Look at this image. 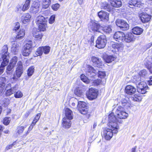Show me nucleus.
<instances>
[{
    "mask_svg": "<svg viewBox=\"0 0 152 152\" xmlns=\"http://www.w3.org/2000/svg\"><path fill=\"white\" fill-rule=\"evenodd\" d=\"M113 111L110 113L108 116L109 123L108 125L109 127H111L113 128L116 129L114 130L115 133H116L118 132L119 127L118 125V122L121 123V120H118L116 118Z\"/></svg>",
    "mask_w": 152,
    "mask_h": 152,
    "instance_id": "1",
    "label": "nucleus"
},
{
    "mask_svg": "<svg viewBox=\"0 0 152 152\" xmlns=\"http://www.w3.org/2000/svg\"><path fill=\"white\" fill-rule=\"evenodd\" d=\"M112 111L114 112L116 117L120 119H126L128 116V114L126 112L124 108L121 106L114 109Z\"/></svg>",
    "mask_w": 152,
    "mask_h": 152,
    "instance_id": "2",
    "label": "nucleus"
},
{
    "mask_svg": "<svg viewBox=\"0 0 152 152\" xmlns=\"http://www.w3.org/2000/svg\"><path fill=\"white\" fill-rule=\"evenodd\" d=\"M141 78H138V79L136 80L137 82L136 84L138 92L142 94H144L147 92V90L148 88L146 82L144 81H141Z\"/></svg>",
    "mask_w": 152,
    "mask_h": 152,
    "instance_id": "3",
    "label": "nucleus"
},
{
    "mask_svg": "<svg viewBox=\"0 0 152 152\" xmlns=\"http://www.w3.org/2000/svg\"><path fill=\"white\" fill-rule=\"evenodd\" d=\"M23 73V65L21 61L18 62L15 74H14L12 77V79L15 81L17 80L21 76Z\"/></svg>",
    "mask_w": 152,
    "mask_h": 152,
    "instance_id": "4",
    "label": "nucleus"
},
{
    "mask_svg": "<svg viewBox=\"0 0 152 152\" xmlns=\"http://www.w3.org/2000/svg\"><path fill=\"white\" fill-rule=\"evenodd\" d=\"M109 129H105L104 130L103 132V136L106 140H110L113 137V134H117L116 133L114 132V130L116 129L115 128H113L111 127H109Z\"/></svg>",
    "mask_w": 152,
    "mask_h": 152,
    "instance_id": "5",
    "label": "nucleus"
},
{
    "mask_svg": "<svg viewBox=\"0 0 152 152\" xmlns=\"http://www.w3.org/2000/svg\"><path fill=\"white\" fill-rule=\"evenodd\" d=\"M107 43L106 38L104 35L99 36L96 41V47L98 48H104Z\"/></svg>",
    "mask_w": 152,
    "mask_h": 152,
    "instance_id": "6",
    "label": "nucleus"
},
{
    "mask_svg": "<svg viewBox=\"0 0 152 152\" xmlns=\"http://www.w3.org/2000/svg\"><path fill=\"white\" fill-rule=\"evenodd\" d=\"M33 45L32 41L30 40L27 42L24 46L22 51V54L25 56H28L31 52V48Z\"/></svg>",
    "mask_w": 152,
    "mask_h": 152,
    "instance_id": "7",
    "label": "nucleus"
},
{
    "mask_svg": "<svg viewBox=\"0 0 152 152\" xmlns=\"http://www.w3.org/2000/svg\"><path fill=\"white\" fill-rule=\"evenodd\" d=\"M88 28L90 31L94 33L96 32L101 33L103 28V27L99 24L94 22H91Z\"/></svg>",
    "mask_w": 152,
    "mask_h": 152,
    "instance_id": "8",
    "label": "nucleus"
},
{
    "mask_svg": "<svg viewBox=\"0 0 152 152\" xmlns=\"http://www.w3.org/2000/svg\"><path fill=\"white\" fill-rule=\"evenodd\" d=\"M86 96L87 98L89 100H92L96 98L97 96V93L96 90L95 88H91L86 93Z\"/></svg>",
    "mask_w": 152,
    "mask_h": 152,
    "instance_id": "9",
    "label": "nucleus"
},
{
    "mask_svg": "<svg viewBox=\"0 0 152 152\" xmlns=\"http://www.w3.org/2000/svg\"><path fill=\"white\" fill-rule=\"evenodd\" d=\"M116 25L123 30H126L129 28V24L124 20H117L115 22Z\"/></svg>",
    "mask_w": 152,
    "mask_h": 152,
    "instance_id": "10",
    "label": "nucleus"
},
{
    "mask_svg": "<svg viewBox=\"0 0 152 152\" xmlns=\"http://www.w3.org/2000/svg\"><path fill=\"white\" fill-rule=\"evenodd\" d=\"M7 52L8 48L7 45H4L3 46L1 50L2 55L1 58H0V61L4 60L9 61V56Z\"/></svg>",
    "mask_w": 152,
    "mask_h": 152,
    "instance_id": "11",
    "label": "nucleus"
},
{
    "mask_svg": "<svg viewBox=\"0 0 152 152\" xmlns=\"http://www.w3.org/2000/svg\"><path fill=\"white\" fill-rule=\"evenodd\" d=\"M111 47L112 48V51L114 53L121 51L124 48V45L122 44L118 43H114L112 45Z\"/></svg>",
    "mask_w": 152,
    "mask_h": 152,
    "instance_id": "12",
    "label": "nucleus"
},
{
    "mask_svg": "<svg viewBox=\"0 0 152 152\" xmlns=\"http://www.w3.org/2000/svg\"><path fill=\"white\" fill-rule=\"evenodd\" d=\"M30 4V1L29 0H27L26 1L24 4L23 5L18 4L16 6V8L18 11L21 10L23 12H25L28 9Z\"/></svg>",
    "mask_w": 152,
    "mask_h": 152,
    "instance_id": "13",
    "label": "nucleus"
},
{
    "mask_svg": "<svg viewBox=\"0 0 152 152\" xmlns=\"http://www.w3.org/2000/svg\"><path fill=\"white\" fill-rule=\"evenodd\" d=\"M125 34L123 32L120 31L116 32L113 36L114 38L116 41L119 42L124 41V37Z\"/></svg>",
    "mask_w": 152,
    "mask_h": 152,
    "instance_id": "14",
    "label": "nucleus"
},
{
    "mask_svg": "<svg viewBox=\"0 0 152 152\" xmlns=\"http://www.w3.org/2000/svg\"><path fill=\"white\" fill-rule=\"evenodd\" d=\"M91 60L94 65L97 67L100 68L103 65L101 59L95 56H92L91 58Z\"/></svg>",
    "mask_w": 152,
    "mask_h": 152,
    "instance_id": "15",
    "label": "nucleus"
},
{
    "mask_svg": "<svg viewBox=\"0 0 152 152\" xmlns=\"http://www.w3.org/2000/svg\"><path fill=\"white\" fill-rule=\"evenodd\" d=\"M141 4V2L138 1L136 0H130L128 4V6L130 8H135L137 7H140Z\"/></svg>",
    "mask_w": 152,
    "mask_h": 152,
    "instance_id": "16",
    "label": "nucleus"
},
{
    "mask_svg": "<svg viewBox=\"0 0 152 152\" xmlns=\"http://www.w3.org/2000/svg\"><path fill=\"white\" fill-rule=\"evenodd\" d=\"M109 15L107 12L102 11L99 12L98 13V16L102 20H108Z\"/></svg>",
    "mask_w": 152,
    "mask_h": 152,
    "instance_id": "17",
    "label": "nucleus"
},
{
    "mask_svg": "<svg viewBox=\"0 0 152 152\" xmlns=\"http://www.w3.org/2000/svg\"><path fill=\"white\" fill-rule=\"evenodd\" d=\"M33 35L34 37L38 39H41L43 36V34L36 28H34L33 30Z\"/></svg>",
    "mask_w": 152,
    "mask_h": 152,
    "instance_id": "18",
    "label": "nucleus"
},
{
    "mask_svg": "<svg viewBox=\"0 0 152 152\" xmlns=\"http://www.w3.org/2000/svg\"><path fill=\"white\" fill-rule=\"evenodd\" d=\"M124 41L127 42H130L135 40L134 35L131 33H128L124 37Z\"/></svg>",
    "mask_w": 152,
    "mask_h": 152,
    "instance_id": "19",
    "label": "nucleus"
},
{
    "mask_svg": "<svg viewBox=\"0 0 152 152\" xmlns=\"http://www.w3.org/2000/svg\"><path fill=\"white\" fill-rule=\"evenodd\" d=\"M136 90V88L134 87L131 85L127 86L125 88L126 93L130 95L134 94Z\"/></svg>",
    "mask_w": 152,
    "mask_h": 152,
    "instance_id": "20",
    "label": "nucleus"
},
{
    "mask_svg": "<svg viewBox=\"0 0 152 152\" xmlns=\"http://www.w3.org/2000/svg\"><path fill=\"white\" fill-rule=\"evenodd\" d=\"M92 82H91V84L92 85L98 86L100 84L104 85L105 84L106 81V79L101 80L97 79L94 80L93 78L91 79Z\"/></svg>",
    "mask_w": 152,
    "mask_h": 152,
    "instance_id": "21",
    "label": "nucleus"
},
{
    "mask_svg": "<svg viewBox=\"0 0 152 152\" xmlns=\"http://www.w3.org/2000/svg\"><path fill=\"white\" fill-rule=\"evenodd\" d=\"M88 75L90 77H92L95 76L97 72L94 69L93 67L91 66H88Z\"/></svg>",
    "mask_w": 152,
    "mask_h": 152,
    "instance_id": "22",
    "label": "nucleus"
},
{
    "mask_svg": "<svg viewBox=\"0 0 152 152\" xmlns=\"http://www.w3.org/2000/svg\"><path fill=\"white\" fill-rule=\"evenodd\" d=\"M70 120L66 118H64L62 120L63 127L65 128H69L71 126V124Z\"/></svg>",
    "mask_w": 152,
    "mask_h": 152,
    "instance_id": "23",
    "label": "nucleus"
},
{
    "mask_svg": "<svg viewBox=\"0 0 152 152\" xmlns=\"http://www.w3.org/2000/svg\"><path fill=\"white\" fill-rule=\"evenodd\" d=\"M31 17V15L28 13L24 14L21 17L22 22L24 24L29 22Z\"/></svg>",
    "mask_w": 152,
    "mask_h": 152,
    "instance_id": "24",
    "label": "nucleus"
},
{
    "mask_svg": "<svg viewBox=\"0 0 152 152\" xmlns=\"http://www.w3.org/2000/svg\"><path fill=\"white\" fill-rule=\"evenodd\" d=\"M20 49V46L19 43L17 42H14L12 45L11 47V51L15 54H17L18 52Z\"/></svg>",
    "mask_w": 152,
    "mask_h": 152,
    "instance_id": "25",
    "label": "nucleus"
},
{
    "mask_svg": "<svg viewBox=\"0 0 152 152\" xmlns=\"http://www.w3.org/2000/svg\"><path fill=\"white\" fill-rule=\"evenodd\" d=\"M151 17L150 15L144 13H143L140 17L141 21L143 23L148 22L151 19Z\"/></svg>",
    "mask_w": 152,
    "mask_h": 152,
    "instance_id": "26",
    "label": "nucleus"
},
{
    "mask_svg": "<svg viewBox=\"0 0 152 152\" xmlns=\"http://www.w3.org/2000/svg\"><path fill=\"white\" fill-rule=\"evenodd\" d=\"M116 58V56L113 55H105L104 56V59L107 63H110L114 61Z\"/></svg>",
    "mask_w": 152,
    "mask_h": 152,
    "instance_id": "27",
    "label": "nucleus"
},
{
    "mask_svg": "<svg viewBox=\"0 0 152 152\" xmlns=\"http://www.w3.org/2000/svg\"><path fill=\"white\" fill-rule=\"evenodd\" d=\"M111 5L114 7H119L122 5L121 0H109Z\"/></svg>",
    "mask_w": 152,
    "mask_h": 152,
    "instance_id": "28",
    "label": "nucleus"
},
{
    "mask_svg": "<svg viewBox=\"0 0 152 152\" xmlns=\"http://www.w3.org/2000/svg\"><path fill=\"white\" fill-rule=\"evenodd\" d=\"M65 117L64 118H66L67 119L72 120L73 118L72 112L68 108H66L65 109Z\"/></svg>",
    "mask_w": 152,
    "mask_h": 152,
    "instance_id": "29",
    "label": "nucleus"
},
{
    "mask_svg": "<svg viewBox=\"0 0 152 152\" xmlns=\"http://www.w3.org/2000/svg\"><path fill=\"white\" fill-rule=\"evenodd\" d=\"M143 29L141 28L138 26L134 27L132 29V32L134 34L137 35H140L143 32Z\"/></svg>",
    "mask_w": 152,
    "mask_h": 152,
    "instance_id": "30",
    "label": "nucleus"
},
{
    "mask_svg": "<svg viewBox=\"0 0 152 152\" xmlns=\"http://www.w3.org/2000/svg\"><path fill=\"white\" fill-rule=\"evenodd\" d=\"M47 18L42 15L38 16L36 18V23L37 25L47 22Z\"/></svg>",
    "mask_w": 152,
    "mask_h": 152,
    "instance_id": "31",
    "label": "nucleus"
},
{
    "mask_svg": "<svg viewBox=\"0 0 152 152\" xmlns=\"http://www.w3.org/2000/svg\"><path fill=\"white\" fill-rule=\"evenodd\" d=\"M25 35V30L23 29H20L19 31L18 32L16 37V39L20 40L22 39Z\"/></svg>",
    "mask_w": 152,
    "mask_h": 152,
    "instance_id": "32",
    "label": "nucleus"
},
{
    "mask_svg": "<svg viewBox=\"0 0 152 152\" xmlns=\"http://www.w3.org/2000/svg\"><path fill=\"white\" fill-rule=\"evenodd\" d=\"M18 88L17 87L15 86L14 87L7 90L5 93L6 96H9L11 95L15 92Z\"/></svg>",
    "mask_w": 152,
    "mask_h": 152,
    "instance_id": "33",
    "label": "nucleus"
},
{
    "mask_svg": "<svg viewBox=\"0 0 152 152\" xmlns=\"http://www.w3.org/2000/svg\"><path fill=\"white\" fill-rule=\"evenodd\" d=\"M75 94L78 97L82 98L83 97V92L80 88H76L74 91Z\"/></svg>",
    "mask_w": 152,
    "mask_h": 152,
    "instance_id": "34",
    "label": "nucleus"
},
{
    "mask_svg": "<svg viewBox=\"0 0 152 152\" xmlns=\"http://www.w3.org/2000/svg\"><path fill=\"white\" fill-rule=\"evenodd\" d=\"M2 62L0 67V75L3 73L4 70V67L8 64L9 61H6V60H2Z\"/></svg>",
    "mask_w": 152,
    "mask_h": 152,
    "instance_id": "35",
    "label": "nucleus"
},
{
    "mask_svg": "<svg viewBox=\"0 0 152 152\" xmlns=\"http://www.w3.org/2000/svg\"><path fill=\"white\" fill-rule=\"evenodd\" d=\"M39 4L38 3L36 2L34 4H33L31 8L32 12L35 13L38 12L39 11Z\"/></svg>",
    "mask_w": 152,
    "mask_h": 152,
    "instance_id": "36",
    "label": "nucleus"
},
{
    "mask_svg": "<svg viewBox=\"0 0 152 152\" xmlns=\"http://www.w3.org/2000/svg\"><path fill=\"white\" fill-rule=\"evenodd\" d=\"M131 99L134 101L139 102L142 100V97L139 94H135L131 98Z\"/></svg>",
    "mask_w": 152,
    "mask_h": 152,
    "instance_id": "37",
    "label": "nucleus"
},
{
    "mask_svg": "<svg viewBox=\"0 0 152 152\" xmlns=\"http://www.w3.org/2000/svg\"><path fill=\"white\" fill-rule=\"evenodd\" d=\"M101 7V9H104L107 11H110V5L106 2H102Z\"/></svg>",
    "mask_w": 152,
    "mask_h": 152,
    "instance_id": "38",
    "label": "nucleus"
},
{
    "mask_svg": "<svg viewBox=\"0 0 152 152\" xmlns=\"http://www.w3.org/2000/svg\"><path fill=\"white\" fill-rule=\"evenodd\" d=\"M121 103L123 106L127 109H128L129 107H130L131 104L129 102L127 101V100L125 99H123L121 100Z\"/></svg>",
    "mask_w": 152,
    "mask_h": 152,
    "instance_id": "39",
    "label": "nucleus"
},
{
    "mask_svg": "<svg viewBox=\"0 0 152 152\" xmlns=\"http://www.w3.org/2000/svg\"><path fill=\"white\" fill-rule=\"evenodd\" d=\"M39 29L41 31H45L47 28V22L39 24H38Z\"/></svg>",
    "mask_w": 152,
    "mask_h": 152,
    "instance_id": "40",
    "label": "nucleus"
},
{
    "mask_svg": "<svg viewBox=\"0 0 152 152\" xmlns=\"http://www.w3.org/2000/svg\"><path fill=\"white\" fill-rule=\"evenodd\" d=\"M77 108L78 109L87 108L86 103L83 101H78V102Z\"/></svg>",
    "mask_w": 152,
    "mask_h": 152,
    "instance_id": "41",
    "label": "nucleus"
},
{
    "mask_svg": "<svg viewBox=\"0 0 152 152\" xmlns=\"http://www.w3.org/2000/svg\"><path fill=\"white\" fill-rule=\"evenodd\" d=\"M80 79L82 80L86 84L90 83L91 79H88L84 75L82 74L81 75Z\"/></svg>",
    "mask_w": 152,
    "mask_h": 152,
    "instance_id": "42",
    "label": "nucleus"
},
{
    "mask_svg": "<svg viewBox=\"0 0 152 152\" xmlns=\"http://www.w3.org/2000/svg\"><path fill=\"white\" fill-rule=\"evenodd\" d=\"M50 0H43L42 2V7L44 9L47 8L50 4Z\"/></svg>",
    "mask_w": 152,
    "mask_h": 152,
    "instance_id": "43",
    "label": "nucleus"
},
{
    "mask_svg": "<svg viewBox=\"0 0 152 152\" xmlns=\"http://www.w3.org/2000/svg\"><path fill=\"white\" fill-rule=\"evenodd\" d=\"M149 59H150L149 58H146L144 61V64L147 68L149 67L150 66H152V63Z\"/></svg>",
    "mask_w": 152,
    "mask_h": 152,
    "instance_id": "44",
    "label": "nucleus"
},
{
    "mask_svg": "<svg viewBox=\"0 0 152 152\" xmlns=\"http://www.w3.org/2000/svg\"><path fill=\"white\" fill-rule=\"evenodd\" d=\"M34 71V67L33 66L30 67L28 69L27 75L29 76H31L33 74Z\"/></svg>",
    "mask_w": 152,
    "mask_h": 152,
    "instance_id": "45",
    "label": "nucleus"
},
{
    "mask_svg": "<svg viewBox=\"0 0 152 152\" xmlns=\"http://www.w3.org/2000/svg\"><path fill=\"white\" fill-rule=\"evenodd\" d=\"M43 52L45 54H48L50 52V48L48 46L42 47Z\"/></svg>",
    "mask_w": 152,
    "mask_h": 152,
    "instance_id": "46",
    "label": "nucleus"
},
{
    "mask_svg": "<svg viewBox=\"0 0 152 152\" xmlns=\"http://www.w3.org/2000/svg\"><path fill=\"white\" fill-rule=\"evenodd\" d=\"M111 29L109 26H106L104 27H103L102 29L101 33H102L103 32L106 33H110L111 32Z\"/></svg>",
    "mask_w": 152,
    "mask_h": 152,
    "instance_id": "47",
    "label": "nucleus"
},
{
    "mask_svg": "<svg viewBox=\"0 0 152 152\" xmlns=\"http://www.w3.org/2000/svg\"><path fill=\"white\" fill-rule=\"evenodd\" d=\"M14 67L13 65H12L9 64L7 67L6 72L7 74H10L12 71V69Z\"/></svg>",
    "mask_w": 152,
    "mask_h": 152,
    "instance_id": "48",
    "label": "nucleus"
},
{
    "mask_svg": "<svg viewBox=\"0 0 152 152\" xmlns=\"http://www.w3.org/2000/svg\"><path fill=\"white\" fill-rule=\"evenodd\" d=\"M42 47H39L37 49L36 52V56H41L43 53V50Z\"/></svg>",
    "mask_w": 152,
    "mask_h": 152,
    "instance_id": "49",
    "label": "nucleus"
},
{
    "mask_svg": "<svg viewBox=\"0 0 152 152\" xmlns=\"http://www.w3.org/2000/svg\"><path fill=\"white\" fill-rule=\"evenodd\" d=\"M17 60L18 58L16 56L13 57L11 60L10 64L13 65L15 66L17 61Z\"/></svg>",
    "mask_w": 152,
    "mask_h": 152,
    "instance_id": "50",
    "label": "nucleus"
},
{
    "mask_svg": "<svg viewBox=\"0 0 152 152\" xmlns=\"http://www.w3.org/2000/svg\"><path fill=\"white\" fill-rule=\"evenodd\" d=\"M98 76L102 78H104L106 76L105 72L104 71H98Z\"/></svg>",
    "mask_w": 152,
    "mask_h": 152,
    "instance_id": "51",
    "label": "nucleus"
},
{
    "mask_svg": "<svg viewBox=\"0 0 152 152\" xmlns=\"http://www.w3.org/2000/svg\"><path fill=\"white\" fill-rule=\"evenodd\" d=\"M40 116V113H38L35 116L34 118L32 124L35 125L36 122L38 121Z\"/></svg>",
    "mask_w": 152,
    "mask_h": 152,
    "instance_id": "52",
    "label": "nucleus"
},
{
    "mask_svg": "<svg viewBox=\"0 0 152 152\" xmlns=\"http://www.w3.org/2000/svg\"><path fill=\"white\" fill-rule=\"evenodd\" d=\"M60 7V5L58 3H56L53 4L52 5L51 7L54 11H56Z\"/></svg>",
    "mask_w": 152,
    "mask_h": 152,
    "instance_id": "53",
    "label": "nucleus"
},
{
    "mask_svg": "<svg viewBox=\"0 0 152 152\" xmlns=\"http://www.w3.org/2000/svg\"><path fill=\"white\" fill-rule=\"evenodd\" d=\"M147 72L146 71L145 69H143L141 70L139 73V76H138V78H140V76H142L144 77L145 76L147 75Z\"/></svg>",
    "mask_w": 152,
    "mask_h": 152,
    "instance_id": "54",
    "label": "nucleus"
},
{
    "mask_svg": "<svg viewBox=\"0 0 152 152\" xmlns=\"http://www.w3.org/2000/svg\"><path fill=\"white\" fill-rule=\"evenodd\" d=\"M23 96L22 93L20 91H18L14 94V96L16 98H20Z\"/></svg>",
    "mask_w": 152,
    "mask_h": 152,
    "instance_id": "55",
    "label": "nucleus"
},
{
    "mask_svg": "<svg viewBox=\"0 0 152 152\" xmlns=\"http://www.w3.org/2000/svg\"><path fill=\"white\" fill-rule=\"evenodd\" d=\"M79 112L83 114H86L88 112V107L84 108H81L78 109Z\"/></svg>",
    "mask_w": 152,
    "mask_h": 152,
    "instance_id": "56",
    "label": "nucleus"
},
{
    "mask_svg": "<svg viewBox=\"0 0 152 152\" xmlns=\"http://www.w3.org/2000/svg\"><path fill=\"white\" fill-rule=\"evenodd\" d=\"M16 143H17V142L16 141H15V142H13L11 144L7 145L6 147V148H5L6 150H8L9 149H10L11 148H12V147L13 146H14L15 145H16Z\"/></svg>",
    "mask_w": 152,
    "mask_h": 152,
    "instance_id": "57",
    "label": "nucleus"
},
{
    "mask_svg": "<svg viewBox=\"0 0 152 152\" xmlns=\"http://www.w3.org/2000/svg\"><path fill=\"white\" fill-rule=\"evenodd\" d=\"M56 15H51L49 20V23L50 24L53 23L55 21Z\"/></svg>",
    "mask_w": 152,
    "mask_h": 152,
    "instance_id": "58",
    "label": "nucleus"
},
{
    "mask_svg": "<svg viewBox=\"0 0 152 152\" xmlns=\"http://www.w3.org/2000/svg\"><path fill=\"white\" fill-rule=\"evenodd\" d=\"M10 118L7 117L4 118L3 120V123L5 125H7L10 121Z\"/></svg>",
    "mask_w": 152,
    "mask_h": 152,
    "instance_id": "59",
    "label": "nucleus"
},
{
    "mask_svg": "<svg viewBox=\"0 0 152 152\" xmlns=\"http://www.w3.org/2000/svg\"><path fill=\"white\" fill-rule=\"evenodd\" d=\"M24 128L23 126L18 127L17 128V132L19 134H20L23 133L24 130Z\"/></svg>",
    "mask_w": 152,
    "mask_h": 152,
    "instance_id": "60",
    "label": "nucleus"
},
{
    "mask_svg": "<svg viewBox=\"0 0 152 152\" xmlns=\"http://www.w3.org/2000/svg\"><path fill=\"white\" fill-rule=\"evenodd\" d=\"M20 27V24L19 23L17 22L16 23V24L14 28L13 29V30L15 31H16Z\"/></svg>",
    "mask_w": 152,
    "mask_h": 152,
    "instance_id": "61",
    "label": "nucleus"
},
{
    "mask_svg": "<svg viewBox=\"0 0 152 152\" xmlns=\"http://www.w3.org/2000/svg\"><path fill=\"white\" fill-rule=\"evenodd\" d=\"M4 86L0 84V94L1 93L4 89Z\"/></svg>",
    "mask_w": 152,
    "mask_h": 152,
    "instance_id": "62",
    "label": "nucleus"
},
{
    "mask_svg": "<svg viewBox=\"0 0 152 152\" xmlns=\"http://www.w3.org/2000/svg\"><path fill=\"white\" fill-rule=\"evenodd\" d=\"M148 83L149 85H152V76L150 78V80L148 81Z\"/></svg>",
    "mask_w": 152,
    "mask_h": 152,
    "instance_id": "63",
    "label": "nucleus"
},
{
    "mask_svg": "<svg viewBox=\"0 0 152 152\" xmlns=\"http://www.w3.org/2000/svg\"><path fill=\"white\" fill-rule=\"evenodd\" d=\"M35 125L31 123V125L28 128V130L29 131H31L33 128L34 126Z\"/></svg>",
    "mask_w": 152,
    "mask_h": 152,
    "instance_id": "64",
    "label": "nucleus"
}]
</instances>
